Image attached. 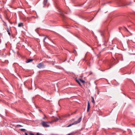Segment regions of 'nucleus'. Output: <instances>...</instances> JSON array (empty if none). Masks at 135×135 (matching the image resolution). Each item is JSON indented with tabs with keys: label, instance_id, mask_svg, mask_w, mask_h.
<instances>
[{
	"label": "nucleus",
	"instance_id": "aec40b11",
	"mask_svg": "<svg viewBox=\"0 0 135 135\" xmlns=\"http://www.w3.org/2000/svg\"><path fill=\"white\" fill-rule=\"evenodd\" d=\"M36 135H41V134L38 132H37L36 133Z\"/></svg>",
	"mask_w": 135,
	"mask_h": 135
},
{
	"label": "nucleus",
	"instance_id": "cd10ccee",
	"mask_svg": "<svg viewBox=\"0 0 135 135\" xmlns=\"http://www.w3.org/2000/svg\"><path fill=\"white\" fill-rule=\"evenodd\" d=\"M75 112H75L74 113H75Z\"/></svg>",
	"mask_w": 135,
	"mask_h": 135
},
{
	"label": "nucleus",
	"instance_id": "f8f14e48",
	"mask_svg": "<svg viewBox=\"0 0 135 135\" xmlns=\"http://www.w3.org/2000/svg\"><path fill=\"white\" fill-rule=\"evenodd\" d=\"M76 132H73L71 133V135H75V133H76Z\"/></svg>",
	"mask_w": 135,
	"mask_h": 135
},
{
	"label": "nucleus",
	"instance_id": "6ab92c4d",
	"mask_svg": "<svg viewBox=\"0 0 135 135\" xmlns=\"http://www.w3.org/2000/svg\"><path fill=\"white\" fill-rule=\"evenodd\" d=\"M29 134H30V135H34V133H32V132H30Z\"/></svg>",
	"mask_w": 135,
	"mask_h": 135
},
{
	"label": "nucleus",
	"instance_id": "5701e85b",
	"mask_svg": "<svg viewBox=\"0 0 135 135\" xmlns=\"http://www.w3.org/2000/svg\"><path fill=\"white\" fill-rule=\"evenodd\" d=\"M122 27H120L119 28V30H120L122 29Z\"/></svg>",
	"mask_w": 135,
	"mask_h": 135
},
{
	"label": "nucleus",
	"instance_id": "7ed1b4c3",
	"mask_svg": "<svg viewBox=\"0 0 135 135\" xmlns=\"http://www.w3.org/2000/svg\"><path fill=\"white\" fill-rule=\"evenodd\" d=\"M49 122H44L42 121L41 122V124L43 127H50V125L48 124L49 123Z\"/></svg>",
	"mask_w": 135,
	"mask_h": 135
},
{
	"label": "nucleus",
	"instance_id": "39448f33",
	"mask_svg": "<svg viewBox=\"0 0 135 135\" xmlns=\"http://www.w3.org/2000/svg\"><path fill=\"white\" fill-rule=\"evenodd\" d=\"M90 103L89 102V101H88V106H87V112H88L90 109Z\"/></svg>",
	"mask_w": 135,
	"mask_h": 135
},
{
	"label": "nucleus",
	"instance_id": "20e7f679",
	"mask_svg": "<svg viewBox=\"0 0 135 135\" xmlns=\"http://www.w3.org/2000/svg\"><path fill=\"white\" fill-rule=\"evenodd\" d=\"M45 65L42 62L38 64L37 66V67L40 69L44 68L45 67Z\"/></svg>",
	"mask_w": 135,
	"mask_h": 135
},
{
	"label": "nucleus",
	"instance_id": "f3484780",
	"mask_svg": "<svg viewBox=\"0 0 135 135\" xmlns=\"http://www.w3.org/2000/svg\"><path fill=\"white\" fill-rule=\"evenodd\" d=\"M123 28L124 29V30H126L127 32H129V31L125 27H124Z\"/></svg>",
	"mask_w": 135,
	"mask_h": 135
},
{
	"label": "nucleus",
	"instance_id": "bb28decb",
	"mask_svg": "<svg viewBox=\"0 0 135 135\" xmlns=\"http://www.w3.org/2000/svg\"><path fill=\"white\" fill-rule=\"evenodd\" d=\"M45 117H44V118H43V119H45Z\"/></svg>",
	"mask_w": 135,
	"mask_h": 135
},
{
	"label": "nucleus",
	"instance_id": "9b49d317",
	"mask_svg": "<svg viewBox=\"0 0 135 135\" xmlns=\"http://www.w3.org/2000/svg\"><path fill=\"white\" fill-rule=\"evenodd\" d=\"M73 52L74 53L75 55H77V52L76 51V50H74Z\"/></svg>",
	"mask_w": 135,
	"mask_h": 135
},
{
	"label": "nucleus",
	"instance_id": "4468645a",
	"mask_svg": "<svg viewBox=\"0 0 135 135\" xmlns=\"http://www.w3.org/2000/svg\"><path fill=\"white\" fill-rule=\"evenodd\" d=\"M59 120V119L57 118H55L54 119V121H56Z\"/></svg>",
	"mask_w": 135,
	"mask_h": 135
},
{
	"label": "nucleus",
	"instance_id": "1a4fd4ad",
	"mask_svg": "<svg viewBox=\"0 0 135 135\" xmlns=\"http://www.w3.org/2000/svg\"><path fill=\"white\" fill-rule=\"evenodd\" d=\"M7 31L8 32V34L9 35V36L11 35V33L9 31V29L8 28H7Z\"/></svg>",
	"mask_w": 135,
	"mask_h": 135
},
{
	"label": "nucleus",
	"instance_id": "b1692460",
	"mask_svg": "<svg viewBox=\"0 0 135 135\" xmlns=\"http://www.w3.org/2000/svg\"><path fill=\"white\" fill-rule=\"evenodd\" d=\"M101 35L102 36H103L104 35V33H101Z\"/></svg>",
	"mask_w": 135,
	"mask_h": 135
},
{
	"label": "nucleus",
	"instance_id": "6e6552de",
	"mask_svg": "<svg viewBox=\"0 0 135 135\" xmlns=\"http://www.w3.org/2000/svg\"><path fill=\"white\" fill-rule=\"evenodd\" d=\"M76 82L80 85L81 86V84H80V79H76Z\"/></svg>",
	"mask_w": 135,
	"mask_h": 135
},
{
	"label": "nucleus",
	"instance_id": "f257e3e1",
	"mask_svg": "<svg viewBox=\"0 0 135 135\" xmlns=\"http://www.w3.org/2000/svg\"><path fill=\"white\" fill-rule=\"evenodd\" d=\"M120 7L126 6H131L132 3V2H130L129 3H127L126 4H124L123 2L121 1H119L118 2Z\"/></svg>",
	"mask_w": 135,
	"mask_h": 135
},
{
	"label": "nucleus",
	"instance_id": "2eb2a0df",
	"mask_svg": "<svg viewBox=\"0 0 135 135\" xmlns=\"http://www.w3.org/2000/svg\"><path fill=\"white\" fill-rule=\"evenodd\" d=\"M80 81H81L82 83H84L85 81L84 80H82L81 79H80Z\"/></svg>",
	"mask_w": 135,
	"mask_h": 135
},
{
	"label": "nucleus",
	"instance_id": "4be33fe9",
	"mask_svg": "<svg viewBox=\"0 0 135 135\" xmlns=\"http://www.w3.org/2000/svg\"><path fill=\"white\" fill-rule=\"evenodd\" d=\"M46 38V37H45L44 39L43 40V41H44V42H45V39Z\"/></svg>",
	"mask_w": 135,
	"mask_h": 135
},
{
	"label": "nucleus",
	"instance_id": "393cba45",
	"mask_svg": "<svg viewBox=\"0 0 135 135\" xmlns=\"http://www.w3.org/2000/svg\"><path fill=\"white\" fill-rule=\"evenodd\" d=\"M25 135H28L27 133L26 132H25Z\"/></svg>",
	"mask_w": 135,
	"mask_h": 135
},
{
	"label": "nucleus",
	"instance_id": "a211bd4d",
	"mask_svg": "<svg viewBox=\"0 0 135 135\" xmlns=\"http://www.w3.org/2000/svg\"><path fill=\"white\" fill-rule=\"evenodd\" d=\"M17 127H22L23 126L20 124H17L16 125Z\"/></svg>",
	"mask_w": 135,
	"mask_h": 135
},
{
	"label": "nucleus",
	"instance_id": "a878e982",
	"mask_svg": "<svg viewBox=\"0 0 135 135\" xmlns=\"http://www.w3.org/2000/svg\"><path fill=\"white\" fill-rule=\"evenodd\" d=\"M71 133H69L67 135H71Z\"/></svg>",
	"mask_w": 135,
	"mask_h": 135
},
{
	"label": "nucleus",
	"instance_id": "412c9836",
	"mask_svg": "<svg viewBox=\"0 0 135 135\" xmlns=\"http://www.w3.org/2000/svg\"><path fill=\"white\" fill-rule=\"evenodd\" d=\"M20 130L21 131H25V129H20Z\"/></svg>",
	"mask_w": 135,
	"mask_h": 135
},
{
	"label": "nucleus",
	"instance_id": "9d476101",
	"mask_svg": "<svg viewBox=\"0 0 135 135\" xmlns=\"http://www.w3.org/2000/svg\"><path fill=\"white\" fill-rule=\"evenodd\" d=\"M47 1V0H44L43 2V4L44 6L46 5Z\"/></svg>",
	"mask_w": 135,
	"mask_h": 135
},
{
	"label": "nucleus",
	"instance_id": "ddd939ff",
	"mask_svg": "<svg viewBox=\"0 0 135 135\" xmlns=\"http://www.w3.org/2000/svg\"><path fill=\"white\" fill-rule=\"evenodd\" d=\"M91 98L92 99V100H91V102L93 103H95V102H94V98L92 97H91Z\"/></svg>",
	"mask_w": 135,
	"mask_h": 135
},
{
	"label": "nucleus",
	"instance_id": "0eeeda50",
	"mask_svg": "<svg viewBox=\"0 0 135 135\" xmlns=\"http://www.w3.org/2000/svg\"><path fill=\"white\" fill-rule=\"evenodd\" d=\"M24 26L23 23H18V27H23Z\"/></svg>",
	"mask_w": 135,
	"mask_h": 135
},
{
	"label": "nucleus",
	"instance_id": "dca6fc26",
	"mask_svg": "<svg viewBox=\"0 0 135 135\" xmlns=\"http://www.w3.org/2000/svg\"><path fill=\"white\" fill-rule=\"evenodd\" d=\"M60 14H61V15L63 17H64V14L62 12H60Z\"/></svg>",
	"mask_w": 135,
	"mask_h": 135
},
{
	"label": "nucleus",
	"instance_id": "f03ea898",
	"mask_svg": "<svg viewBox=\"0 0 135 135\" xmlns=\"http://www.w3.org/2000/svg\"><path fill=\"white\" fill-rule=\"evenodd\" d=\"M81 120V117L77 121H76L73 123L72 124H69L68 126H67V127H69L72 125L80 123Z\"/></svg>",
	"mask_w": 135,
	"mask_h": 135
},
{
	"label": "nucleus",
	"instance_id": "423d86ee",
	"mask_svg": "<svg viewBox=\"0 0 135 135\" xmlns=\"http://www.w3.org/2000/svg\"><path fill=\"white\" fill-rule=\"evenodd\" d=\"M33 60V59H27L26 62V63H28L31 62Z\"/></svg>",
	"mask_w": 135,
	"mask_h": 135
}]
</instances>
